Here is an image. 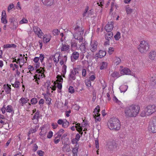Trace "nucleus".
I'll return each mask as SVG.
<instances>
[{"mask_svg": "<svg viewBox=\"0 0 156 156\" xmlns=\"http://www.w3.org/2000/svg\"><path fill=\"white\" fill-rule=\"evenodd\" d=\"M140 108L137 105H132L126 108L124 112L127 117H135L138 114Z\"/></svg>", "mask_w": 156, "mask_h": 156, "instance_id": "nucleus-1", "label": "nucleus"}, {"mask_svg": "<svg viewBox=\"0 0 156 156\" xmlns=\"http://www.w3.org/2000/svg\"><path fill=\"white\" fill-rule=\"evenodd\" d=\"M107 126L111 130H119L120 128V121L118 118L113 117L109 120Z\"/></svg>", "mask_w": 156, "mask_h": 156, "instance_id": "nucleus-2", "label": "nucleus"}, {"mask_svg": "<svg viewBox=\"0 0 156 156\" xmlns=\"http://www.w3.org/2000/svg\"><path fill=\"white\" fill-rule=\"evenodd\" d=\"M139 47L138 48L139 51L141 53H145L149 49L150 45L149 44L144 41H141Z\"/></svg>", "mask_w": 156, "mask_h": 156, "instance_id": "nucleus-3", "label": "nucleus"}, {"mask_svg": "<svg viewBox=\"0 0 156 156\" xmlns=\"http://www.w3.org/2000/svg\"><path fill=\"white\" fill-rule=\"evenodd\" d=\"M107 145L108 150L110 151L116 150L117 148L118 147V144L116 141L114 140H112L108 142L107 143Z\"/></svg>", "mask_w": 156, "mask_h": 156, "instance_id": "nucleus-4", "label": "nucleus"}, {"mask_svg": "<svg viewBox=\"0 0 156 156\" xmlns=\"http://www.w3.org/2000/svg\"><path fill=\"white\" fill-rule=\"evenodd\" d=\"M148 129L150 132L153 133L156 132V116L150 121Z\"/></svg>", "mask_w": 156, "mask_h": 156, "instance_id": "nucleus-5", "label": "nucleus"}, {"mask_svg": "<svg viewBox=\"0 0 156 156\" xmlns=\"http://www.w3.org/2000/svg\"><path fill=\"white\" fill-rule=\"evenodd\" d=\"M156 111V106L154 105H150L145 108V111L147 112V115H151Z\"/></svg>", "mask_w": 156, "mask_h": 156, "instance_id": "nucleus-6", "label": "nucleus"}, {"mask_svg": "<svg viewBox=\"0 0 156 156\" xmlns=\"http://www.w3.org/2000/svg\"><path fill=\"white\" fill-rule=\"evenodd\" d=\"M13 107L11 105H8L6 108L5 107V105H4L1 108V110L2 114L5 113V111L8 112H12Z\"/></svg>", "mask_w": 156, "mask_h": 156, "instance_id": "nucleus-7", "label": "nucleus"}, {"mask_svg": "<svg viewBox=\"0 0 156 156\" xmlns=\"http://www.w3.org/2000/svg\"><path fill=\"white\" fill-rule=\"evenodd\" d=\"M114 22L112 21L110 23L109 22H108L107 25L105 27V29L107 32H110L112 30L113 28V24Z\"/></svg>", "mask_w": 156, "mask_h": 156, "instance_id": "nucleus-8", "label": "nucleus"}, {"mask_svg": "<svg viewBox=\"0 0 156 156\" xmlns=\"http://www.w3.org/2000/svg\"><path fill=\"white\" fill-rule=\"evenodd\" d=\"M44 5L47 7H50L54 4V0H41Z\"/></svg>", "mask_w": 156, "mask_h": 156, "instance_id": "nucleus-9", "label": "nucleus"}, {"mask_svg": "<svg viewBox=\"0 0 156 156\" xmlns=\"http://www.w3.org/2000/svg\"><path fill=\"white\" fill-rule=\"evenodd\" d=\"M120 73L122 75H131V71L130 69L128 68H125L124 69H122L120 71Z\"/></svg>", "mask_w": 156, "mask_h": 156, "instance_id": "nucleus-10", "label": "nucleus"}, {"mask_svg": "<svg viewBox=\"0 0 156 156\" xmlns=\"http://www.w3.org/2000/svg\"><path fill=\"white\" fill-rule=\"evenodd\" d=\"M3 88L5 90V92L7 94H10L11 88L10 85H9L8 84H4Z\"/></svg>", "mask_w": 156, "mask_h": 156, "instance_id": "nucleus-11", "label": "nucleus"}, {"mask_svg": "<svg viewBox=\"0 0 156 156\" xmlns=\"http://www.w3.org/2000/svg\"><path fill=\"white\" fill-rule=\"evenodd\" d=\"M149 58L151 60L156 59V51H151L149 53Z\"/></svg>", "mask_w": 156, "mask_h": 156, "instance_id": "nucleus-12", "label": "nucleus"}, {"mask_svg": "<svg viewBox=\"0 0 156 156\" xmlns=\"http://www.w3.org/2000/svg\"><path fill=\"white\" fill-rule=\"evenodd\" d=\"M45 127V125H43L42 127H41L40 129L41 130V132L40 133L39 135L42 136H44L47 133L46 130H44Z\"/></svg>", "mask_w": 156, "mask_h": 156, "instance_id": "nucleus-13", "label": "nucleus"}, {"mask_svg": "<svg viewBox=\"0 0 156 156\" xmlns=\"http://www.w3.org/2000/svg\"><path fill=\"white\" fill-rule=\"evenodd\" d=\"M79 57V53L75 51L72 54V55L71 56V59L72 60V58H73L74 60H76L78 59Z\"/></svg>", "mask_w": 156, "mask_h": 156, "instance_id": "nucleus-14", "label": "nucleus"}, {"mask_svg": "<svg viewBox=\"0 0 156 156\" xmlns=\"http://www.w3.org/2000/svg\"><path fill=\"white\" fill-rule=\"evenodd\" d=\"M33 30L34 32L37 35L38 37L40 38H41V37H39L40 31H41L40 29L37 26H35L33 27Z\"/></svg>", "mask_w": 156, "mask_h": 156, "instance_id": "nucleus-15", "label": "nucleus"}, {"mask_svg": "<svg viewBox=\"0 0 156 156\" xmlns=\"http://www.w3.org/2000/svg\"><path fill=\"white\" fill-rule=\"evenodd\" d=\"M151 86L152 87L156 86V77H152L150 82Z\"/></svg>", "mask_w": 156, "mask_h": 156, "instance_id": "nucleus-16", "label": "nucleus"}, {"mask_svg": "<svg viewBox=\"0 0 156 156\" xmlns=\"http://www.w3.org/2000/svg\"><path fill=\"white\" fill-rule=\"evenodd\" d=\"M51 36L50 34H45L44 35L43 37L44 41V39H45V43H47L48 42H49L51 40Z\"/></svg>", "mask_w": 156, "mask_h": 156, "instance_id": "nucleus-17", "label": "nucleus"}, {"mask_svg": "<svg viewBox=\"0 0 156 156\" xmlns=\"http://www.w3.org/2000/svg\"><path fill=\"white\" fill-rule=\"evenodd\" d=\"M35 70V73H37L38 74H42L43 72V73H44V72H45V67H40L39 69H37Z\"/></svg>", "mask_w": 156, "mask_h": 156, "instance_id": "nucleus-18", "label": "nucleus"}, {"mask_svg": "<svg viewBox=\"0 0 156 156\" xmlns=\"http://www.w3.org/2000/svg\"><path fill=\"white\" fill-rule=\"evenodd\" d=\"M128 88V86L124 85L120 86L119 87V89L121 92L124 93L127 90Z\"/></svg>", "mask_w": 156, "mask_h": 156, "instance_id": "nucleus-19", "label": "nucleus"}, {"mask_svg": "<svg viewBox=\"0 0 156 156\" xmlns=\"http://www.w3.org/2000/svg\"><path fill=\"white\" fill-rule=\"evenodd\" d=\"M69 45L64 44L62 43V46L61 48V51H66L69 49Z\"/></svg>", "mask_w": 156, "mask_h": 156, "instance_id": "nucleus-20", "label": "nucleus"}, {"mask_svg": "<svg viewBox=\"0 0 156 156\" xmlns=\"http://www.w3.org/2000/svg\"><path fill=\"white\" fill-rule=\"evenodd\" d=\"M16 45L14 44H4L3 45V48H16Z\"/></svg>", "mask_w": 156, "mask_h": 156, "instance_id": "nucleus-21", "label": "nucleus"}, {"mask_svg": "<svg viewBox=\"0 0 156 156\" xmlns=\"http://www.w3.org/2000/svg\"><path fill=\"white\" fill-rule=\"evenodd\" d=\"M10 25L12 26V27H10L12 29L16 30L17 29L18 27V23L17 20L15 21L13 23H12L11 24H10Z\"/></svg>", "mask_w": 156, "mask_h": 156, "instance_id": "nucleus-22", "label": "nucleus"}, {"mask_svg": "<svg viewBox=\"0 0 156 156\" xmlns=\"http://www.w3.org/2000/svg\"><path fill=\"white\" fill-rule=\"evenodd\" d=\"M16 80L14 84L11 83L12 87H14L15 88H19V85L20 84V83L19 81L17 80V78H16Z\"/></svg>", "mask_w": 156, "mask_h": 156, "instance_id": "nucleus-23", "label": "nucleus"}, {"mask_svg": "<svg viewBox=\"0 0 156 156\" xmlns=\"http://www.w3.org/2000/svg\"><path fill=\"white\" fill-rule=\"evenodd\" d=\"M99 58H102L104 57L106 54V52L105 51L100 50L99 51Z\"/></svg>", "mask_w": 156, "mask_h": 156, "instance_id": "nucleus-24", "label": "nucleus"}, {"mask_svg": "<svg viewBox=\"0 0 156 156\" xmlns=\"http://www.w3.org/2000/svg\"><path fill=\"white\" fill-rule=\"evenodd\" d=\"M40 111L39 110H37V112L34 115L32 119L34 120V119H36L37 120H38L40 118Z\"/></svg>", "mask_w": 156, "mask_h": 156, "instance_id": "nucleus-25", "label": "nucleus"}, {"mask_svg": "<svg viewBox=\"0 0 156 156\" xmlns=\"http://www.w3.org/2000/svg\"><path fill=\"white\" fill-rule=\"evenodd\" d=\"M114 78H118L120 76L119 73L117 71H114L111 75Z\"/></svg>", "mask_w": 156, "mask_h": 156, "instance_id": "nucleus-26", "label": "nucleus"}, {"mask_svg": "<svg viewBox=\"0 0 156 156\" xmlns=\"http://www.w3.org/2000/svg\"><path fill=\"white\" fill-rule=\"evenodd\" d=\"M114 38L116 41H118L121 38V34L119 32L117 31L116 34L114 36Z\"/></svg>", "mask_w": 156, "mask_h": 156, "instance_id": "nucleus-27", "label": "nucleus"}, {"mask_svg": "<svg viewBox=\"0 0 156 156\" xmlns=\"http://www.w3.org/2000/svg\"><path fill=\"white\" fill-rule=\"evenodd\" d=\"M1 21L2 23L6 24L7 22V20L6 19V16H2Z\"/></svg>", "mask_w": 156, "mask_h": 156, "instance_id": "nucleus-28", "label": "nucleus"}, {"mask_svg": "<svg viewBox=\"0 0 156 156\" xmlns=\"http://www.w3.org/2000/svg\"><path fill=\"white\" fill-rule=\"evenodd\" d=\"M20 102L21 105L22 106H23L24 104L27 103L26 99L23 97L21 98L20 99Z\"/></svg>", "mask_w": 156, "mask_h": 156, "instance_id": "nucleus-29", "label": "nucleus"}, {"mask_svg": "<svg viewBox=\"0 0 156 156\" xmlns=\"http://www.w3.org/2000/svg\"><path fill=\"white\" fill-rule=\"evenodd\" d=\"M107 65L108 63L107 62H102V65L100 67V69L102 70L105 69H106L107 66Z\"/></svg>", "mask_w": 156, "mask_h": 156, "instance_id": "nucleus-30", "label": "nucleus"}, {"mask_svg": "<svg viewBox=\"0 0 156 156\" xmlns=\"http://www.w3.org/2000/svg\"><path fill=\"white\" fill-rule=\"evenodd\" d=\"M85 83L87 87H88V89H89V88L91 86L90 81L89 80H86L85 81Z\"/></svg>", "mask_w": 156, "mask_h": 156, "instance_id": "nucleus-31", "label": "nucleus"}, {"mask_svg": "<svg viewBox=\"0 0 156 156\" xmlns=\"http://www.w3.org/2000/svg\"><path fill=\"white\" fill-rule=\"evenodd\" d=\"M97 46V42H94L93 44L91 45L93 50H92V51L93 52H95L96 50Z\"/></svg>", "mask_w": 156, "mask_h": 156, "instance_id": "nucleus-32", "label": "nucleus"}, {"mask_svg": "<svg viewBox=\"0 0 156 156\" xmlns=\"http://www.w3.org/2000/svg\"><path fill=\"white\" fill-rule=\"evenodd\" d=\"M126 10L127 15H130L133 12V9L129 7L126 8Z\"/></svg>", "mask_w": 156, "mask_h": 156, "instance_id": "nucleus-33", "label": "nucleus"}, {"mask_svg": "<svg viewBox=\"0 0 156 156\" xmlns=\"http://www.w3.org/2000/svg\"><path fill=\"white\" fill-rule=\"evenodd\" d=\"M62 144H65L66 143L70 144L69 143V138L66 137V138H65L62 139Z\"/></svg>", "mask_w": 156, "mask_h": 156, "instance_id": "nucleus-34", "label": "nucleus"}, {"mask_svg": "<svg viewBox=\"0 0 156 156\" xmlns=\"http://www.w3.org/2000/svg\"><path fill=\"white\" fill-rule=\"evenodd\" d=\"M100 107L99 105H97L95 108L94 109V113L95 114H97L98 113H99L100 111Z\"/></svg>", "mask_w": 156, "mask_h": 156, "instance_id": "nucleus-35", "label": "nucleus"}, {"mask_svg": "<svg viewBox=\"0 0 156 156\" xmlns=\"http://www.w3.org/2000/svg\"><path fill=\"white\" fill-rule=\"evenodd\" d=\"M56 77L57 79V81H58L59 82L62 83L63 79L61 75L59 74Z\"/></svg>", "mask_w": 156, "mask_h": 156, "instance_id": "nucleus-36", "label": "nucleus"}, {"mask_svg": "<svg viewBox=\"0 0 156 156\" xmlns=\"http://www.w3.org/2000/svg\"><path fill=\"white\" fill-rule=\"evenodd\" d=\"M46 101H47V104L48 105L51 104V101L52 100L51 98L49 97V96H48L46 98H44Z\"/></svg>", "mask_w": 156, "mask_h": 156, "instance_id": "nucleus-37", "label": "nucleus"}, {"mask_svg": "<svg viewBox=\"0 0 156 156\" xmlns=\"http://www.w3.org/2000/svg\"><path fill=\"white\" fill-rule=\"evenodd\" d=\"M93 98L92 101L94 102L96 98V92L95 90L94 89L92 91Z\"/></svg>", "mask_w": 156, "mask_h": 156, "instance_id": "nucleus-38", "label": "nucleus"}, {"mask_svg": "<svg viewBox=\"0 0 156 156\" xmlns=\"http://www.w3.org/2000/svg\"><path fill=\"white\" fill-rule=\"evenodd\" d=\"M37 102V99L35 98H32L30 100V102L32 105H35L36 104Z\"/></svg>", "mask_w": 156, "mask_h": 156, "instance_id": "nucleus-39", "label": "nucleus"}, {"mask_svg": "<svg viewBox=\"0 0 156 156\" xmlns=\"http://www.w3.org/2000/svg\"><path fill=\"white\" fill-rule=\"evenodd\" d=\"M115 63L116 64V65H119L121 62V60L120 58L118 57H115Z\"/></svg>", "mask_w": 156, "mask_h": 156, "instance_id": "nucleus-40", "label": "nucleus"}, {"mask_svg": "<svg viewBox=\"0 0 156 156\" xmlns=\"http://www.w3.org/2000/svg\"><path fill=\"white\" fill-rule=\"evenodd\" d=\"M66 121L64 122L63 124H62V127L64 128H67L69 125V122H68L66 120Z\"/></svg>", "mask_w": 156, "mask_h": 156, "instance_id": "nucleus-41", "label": "nucleus"}, {"mask_svg": "<svg viewBox=\"0 0 156 156\" xmlns=\"http://www.w3.org/2000/svg\"><path fill=\"white\" fill-rule=\"evenodd\" d=\"M34 79H37L38 80H40L41 78H43L42 75H41V74H36L34 76Z\"/></svg>", "mask_w": 156, "mask_h": 156, "instance_id": "nucleus-42", "label": "nucleus"}, {"mask_svg": "<svg viewBox=\"0 0 156 156\" xmlns=\"http://www.w3.org/2000/svg\"><path fill=\"white\" fill-rule=\"evenodd\" d=\"M75 144L76 145L73 148L72 151H75V149H76V151H78L79 145L78 143H75Z\"/></svg>", "mask_w": 156, "mask_h": 156, "instance_id": "nucleus-43", "label": "nucleus"}, {"mask_svg": "<svg viewBox=\"0 0 156 156\" xmlns=\"http://www.w3.org/2000/svg\"><path fill=\"white\" fill-rule=\"evenodd\" d=\"M69 92L71 94H73L75 92V90L73 87L72 86H70L69 88Z\"/></svg>", "mask_w": 156, "mask_h": 156, "instance_id": "nucleus-44", "label": "nucleus"}, {"mask_svg": "<svg viewBox=\"0 0 156 156\" xmlns=\"http://www.w3.org/2000/svg\"><path fill=\"white\" fill-rule=\"evenodd\" d=\"M67 66L65 64H63L62 67V72L63 74H65L66 72Z\"/></svg>", "mask_w": 156, "mask_h": 156, "instance_id": "nucleus-45", "label": "nucleus"}, {"mask_svg": "<svg viewBox=\"0 0 156 156\" xmlns=\"http://www.w3.org/2000/svg\"><path fill=\"white\" fill-rule=\"evenodd\" d=\"M39 57V59H40L41 63H42L44 58V55L43 54H41L40 55V56Z\"/></svg>", "mask_w": 156, "mask_h": 156, "instance_id": "nucleus-46", "label": "nucleus"}, {"mask_svg": "<svg viewBox=\"0 0 156 156\" xmlns=\"http://www.w3.org/2000/svg\"><path fill=\"white\" fill-rule=\"evenodd\" d=\"M16 20H17L13 17H12L10 18L9 19V22H10V24H11L12 23H13Z\"/></svg>", "mask_w": 156, "mask_h": 156, "instance_id": "nucleus-47", "label": "nucleus"}, {"mask_svg": "<svg viewBox=\"0 0 156 156\" xmlns=\"http://www.w3.org/2000/svg\"><path fill=\"white\" fill-rule=\"evenodd\" d=\"M37 153L39 156H43L44 154V152L41 150H38Z\"/></svg>", "mask_w": 156, "mask_h": 156, "instance_id": "nucleus-48", "label": "nucleus"}, {"mask_svg": "<svg viewBox=\"0 0 156 156\" xmlns=\"http://www.w3.org/2000/svg\"><path fill=\"white\" fill-rule=\"evenodd\" d=\"M147 112L145 111V108H144V110L143 111L141 112L140 114V115L142 117H144L147 115Z\"/></svg>", "mask_w": 156, "mask_h": 156, "instance_id": "nucleus-49", "label": "nucleus"}, {"mask_svg": "<svg viewBox=\"0 0 156 156\" xmlns=\"http://www.w3.org/2000/svg\"><path fill=\"white\" fill-rule=\"evenodd\" d=\"M28 23V20L27 19L23 18L20 22V24L26 23Z\"/></svg>", "mask_w": 156, "mask_h": 156, "instance_id": "nucleus-50", "label": "nucleus"}, {"mask_svg": "<svg viewBox=\"0 0 156 156\" xmlns=\"http://www.w3.org/2000/svg\"><path fill=\"white\" fill-rule=\"evenodd\" d=\"M88 9H89V7H88V6H87L86 7V8L85 9V11H84L83 13V17H84L86 16V14L87 13V12Z\"/></svg>", "mask_w": 156, "mask_h": 156, "instance_id": "nucleus-51", "label": "nucleus"}, {"mask_svg": "<svg viewBox=\"0 0 156 156\" xmlns=\"http://www.w3.org/2000/svg\"><path fill=\"white\" fill-rule=\"evenodd\" d=\"M53 135V132L51 131H50L48 134L47 137L48 139H51Z\"/></svg>", "mask_w": 156, "mask_h": 156, "instance_id": "nucleus-52", "label": "nucleus"}, {"mask_svg": "<svg viewBox=\"0 0 156 156\" xmlns=\"http://www.w3.org/2000/svg\"><path fill=\"white\" fill-rule=\"evenodd\" d=\"M75 75V74H69V77L70 80L72 79L73 80H75L76 78Z\"/></svg>", "mask_w": 156, "mask_h": 156, "instance_id": "nucleus-53", "label": "nucleus"}, {"mask_svg": "<svg viewBox=\"0 0 156 156\" xmlns=\"http://www.w3.org/2000/svg\"><path fill=\"white\" fill-rule=\"evenodd\" d=\"M84 29H83L82 28H81L80 30H79L78 32L80 33L79 34V36L80 37H82V35L84 33Z\"/></svg>", "mask_w": 156, "mask_h": 156, "instance_id": "nucleus-54", "label": "nucleus"}, {"mask_svg": "<svg viewBox=\"0 0 156 156\" xmlns=\"http://www.w3.org/2000/svg\"><path fill=\"white\" fill-rule=\"evenodd\" d=\"M109 33H108L107 34H106L105 35H106L107 36H108L110 39H111L112 38V37L113 36V33L111 31L110 32H109Z\"/></svg>", "mask_w": 156, "mask_h": 156, "instance_id": "nucleus-55", "label": "nucleus"}, {"mask_svg": "<svg viewBox=\"0 0 156 156\" xmlns=\"http://www.w3.org/2000/svg\"><path fill=\"white\" fill-rule=\"evenodd\" d=\"M39 127V125H38L35 126L34 129H31L30 130H31V131H32L31 133H33L37 131V129Z\"/></svg>", "mask_w": 156, "mask_h": 156, "instance_id": "nucleus-56", "label": "nucleus"}, {"mask_svg": "<svg viewBox=\"0 0 156 156\" xmlns=\"http://www.w3.org/2000/svg\"><path fill=\"white\" fill-rule=\"evenodd\" d=\"M48 63L47 64V66L48 68V69H50V68L52 67V62H50L49 60H48Z\"/></svg>", "mask_w": 156, "mask_h": 156, "instance_id": "nucleus-57", "label": "nucleus"}, {"mask_svg": "<svg viewBox=\"0 0 156 156\" xmlns=\"http://www.w3.org/2000/svg\"><path fill=\"white\" fill-rule=\"evenodd\" d=\"M14 7V5L13 4H10L8 7V12H9V11L12 8H13Z\"/></svg>", "mask_w": 156, "mask_h": 156, "instance_id": "nucleus-58", "label": "nucleus"}, {"mask_svg": "<svg viewBox=\"0 0 156 156\" xmlns=\"http://www.w3.org/2000/svg\"><path fill=\"white\" fill-rule=\"evenodd\" d=\"M17 60L19 61V62L21 63L22 64L24 63V60L23 57L21 58H18Z\"/></svg>", "mask_w": 156, "mask_h": 156, "instance_id": "nucleus-59", "label": "nucleus"}, {"mask_svg": "<svg viewBox=\"0 0 156 156\" xmlns=\"http://www.w3.org/2000/svg\"><path fill=\"white\" fill-rule=\"evenodd\" d=\"M79 140L78 139H77L75 138H73L71 140L72 143L73 144H75V143H78V142Z\"/></svg>", "mask_w": 156, "mask_h": 156, "instance_id": "nucleus-60", "label": "nucleus"}, {"mask_svg": "<svg viewBox=\"0 0 156 156\" xmlns=\"http://www.w3.org/2000/svg\"><path fill=\"white\" fill-rule=\"evenodd\" d=\"M62 83L59 82L58 83L57 87L58 88L59 90H61L62 87Z\"/></svg>", "mask_w": 156, "mask_h": 156, "instance_id": "nucleus-61", "label": "nucleus"}, {"mask_svg": "<svg viewBox=\"0 0 156 156\" xmlns=\"http://www.w3.org/2000/svg\"><path fill=\"white\" fill-rule=\"evenodd\" d=\"M64 132V130L62 129H60L58 131V132H57L56 133V135H57L58 134H61L62 135L63 134Z\"/></svg>", "mask_w": 156, "mask_h": 156, "instance_id": "nucleus-62", "label": "nucleus"}, {"mask_svg": "<svg viewBox=\"0 0 156 156\" xmlns=\"http://www.w3.org/2000/svg\"><path fill=\"white\" fill-rule=\"evenodd\" d=\"M95 147L97 149L99 148V142L98 140V139H96L95 140Z\"/></svg>", "mask_w": 156, "mask_h": 156, "instance_id": "nucleus-63", "label": "nucleus"}, {"mask_svg": "<svg viewBox=\"0 0 156 156\" xmlns=\"http://www.w3.org/2000/svg\"><path fill=\"white\" fill-rule=\"evenodd\" d=\"M39 60V58L37 57H35L34 58L33 61L35 63H38Z\"/></svg>", "mask_w": 156, "mask_h": 156, "instance_id": "nucleus-64", "label": "nucleus"}]
</instances>
